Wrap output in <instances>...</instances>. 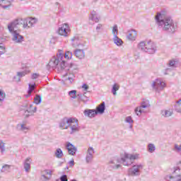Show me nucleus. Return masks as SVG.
<instances>
[{"label": "nucleus", "instance_id": "473e14b6", "mask_svg": "<svg viewBox=\"0 0 181 181\" xmlns=\"http://www.w3.org/2000/svg\"><path fill=\"white\" fill-rule=\"evenodd\" d=\"M63 151L62 150V148H57L55 151V156L56 158H57L58 159H62V158H63Z\"/></svg>", "mask_w": 181, "mask_h": 181}, {"label": "nucleus", "instance_id": "338daca9", "mask_svg": "<svg viewBox=\"0 0 181 181\" xmlns=\"http://www.w3.org/2000/svg\"><path fill=\"white\" fill-rule=\"evenodd\" d=\"M21 1H23V0H21Z\"/></svg>", "mask_w": 181, "mask_h": 181}, {"label": "nucleus", "instance_id": "79ce46f5", "mask_svg": "<svg viewBox=\"0 0 181 181\" xmlns=\"http://www.w3.org/2000/svg\"><path fill=\"white\" fill-rule=\"evenodd\" d=\"M19 127H20V130L21 131H28V129H29V128H28L27 127H26V125H25V124H18V127L19 128Z\"/></svg>", "mask_w": 181, "mask_h": 181}, {"label": "nucleus", "instance_id": "9b49d317", "mask_svg": "<svg viewBox=\"0 0 181 181\" xmlns=\"http://www.w3.org/2000/svg\"><path fill=\"white\" fill-rule=\"evenodd\" d=\"M69 32H70V27L69 26V24L64 23L63 24L59 29H58V33L61 36H69Z\"/></svg>", "mask_w": 181, "mask_h": 181}, {"label": "nucleus", "instance_id": "2f4dec72", "mask_svg": "<svg viewBox=\"0 0 181 181\" xmlns=\"http://www.w3.org/2000/svg\"><path fill=\"white\" fill-rule=\"evenodd\" d=\"M175 110L177 112L181 114V99L177 100L175 105Z\"/></svg>", "mask_w": 181, "mask_h": 181}, {"label": "nucleus", "instance_id": "a19ab883", "mask_svg": "<svg viewBox=\"0 0 181 181\" xmlns=\"http://www.w3.org/2000/svg\"><path fill=\"white\" fill-rule=\"evenodd\" d=\"M64 57H65V59H67L68 60L71 59V57H73V52H71L70 51L66 52Z\"/></svg>", "mask_w": 181, "mask_h": 181}, {"label": "nucleus", "instance_id": "13d9d810", "mask_svg": "<svg viewBox=\"0 0 181 181\" xmlns=\"http://www.w3.org/2000/svg\"><path fill=\"white\" fill-rule=\"evenodd\" d=\"M13 80H15V81H16L17 83H18V81H21V78L17 76H13Z\"/></svg>", "mask_w": 181, "mask_h": 181}, {"label": "nucleus", "instance_id": "6ab92c4d", "mask_svg": "<svg viewBox=\"0 0 181 181\" xmlns=\"http://www.w3.org/2000/svg\"><path fill=\"white\" fill-rule=\"evenodd\" d=\"M179 64V61L175 59H170L168 62L167 63V66L171 69L172 70H174V69H176L177 67V64Z\"/></svg>", "mask_w": 181, "mask_h": 181}, {"label": "nucleus", "instance_id": "603ef678", "mask_svg": "<svg viewBox=\"0 0 181 181\" xmlns=\"http://www.w3.org/2000/svg\"><path fill=\"white\" fill-rule=\"evenodd\" d=\"M175 149H176V151H178V152H180V151H181V144L180 145L175 144Z\"/></svg>", "mask_w": 181, "mask_h": 181}, {"label": "nucleus", "instance_id": "37998d69", "mask_svg": "<svg viewBox=\"0 0 181 181\" xmlns=\"http://www.w3.org/2000/svg\"><path fill=\"white\" fill-rule=\"evenodd\" d=\"M125 122H127V124H134V120L132 119V117L131 116H128L125 119Z\"/></svg>", "mask_w": 181, "mask_h": 181}, {"label": "nucleus", "instance_id": "cd10ccee", "mask_svg": "<svg viewBox=\"0 0 181 181\" xmlns=\"http://www.w3.org/2000/svg\"><path fill=\"white\" fill-rule=\"evenodd\" d=\"M113 42L116 46H122V44L124 42H122V40L119 37H118V35H115L113 37Z\"/></svg>", "mask_w": 181, "mask_h": 181}, {"label": "nucleus", "instance_id": "052dcab7", "mask_svg": "<svg viewBox=\"0 0 181 181\" xmlns=\"http://www.w3.org/2000/svg\"><path fill=\"white\" fill-rule=\"evenodd\" d=\"M129 128H132V124H130Z\"/></svg>", "mask_w": 181, "mask_h": 181}, {"label": "nucleus", "instance_id": "4be33fe9", "mask_svg": "<svg viewBox=\"0 0 181 181\" xmlns=\"http://www.w3.org/2000/svg\"><path fill=\"white\" fill-rule=\"evenodd\" d=\"M30 158H26L23 162V168L27 173L30 170Z\"/></svg>", "mask_w": 181, "mask_h": 181}, {"label": "nucleus", "instance_id": "bf43d9fd", "mask_svg": "<svg viewBox=\"0 0 181 181\" xmlns=\"http://www.w3.org/2000/svg\"><path fill=\"white\" fill-rule=\"evenodd\" d=\"M31 94H29V93H28V95H25V98H29V97H30Z\"/></svg>", "mask_w": 181, "mask_h": 181}, {"label": "nucleus", "instance_id": "e2e57ef3", "mask_svg": "<svg viewBox=\"0 0 181 181\" xmlns=\"http://www.w3.org/2000/svg\"><path fill=\"white\" fill-rule=\"evenodd\" d=\"M66 169H69V166H66Z\"/></svg>", "mask_w": 181, "mask_h": 181}, {"label": "nucleus", "instance_id": "a18cd8bd", "mask_svg": "<svg viewBox=\"0 0 181 181\" xmlns=\"http://www.w3.org/2000/svg\"><path fill=\"white\" fill-rule=\"evenodd\" d=\"M5 53V47L3 43H0V56Z\"/></svg>", "mask_w": 181, "mask_h": 181}, {"label": "nucleus", "instance_id": "09e8293b", "mask_svg": "<svg viewBox=\"0 0 181 181\" xmlns=\"http://www.w3.org/2000/svg\"><path fill=\"white\" fill-rule=\"evenodd\" d=\"M39 76H40L39 74L34 73L31 75V78L32 80H36V78H38Z\"/></svg>", "mask_w": 181, "mask_h": 181}, {"label": "nucleus", "instance_id": "0eeeda50", "mask_svg": "<svg viewBox=\"0 0 181 181\" xmlns=\"http://www.w3.org/2000/svg\"><path fill=\"white\" fill-rule=\"evenodd\" d=\"M21 23L23 28L26 29V28H33V26H35L37 23V19L35 18H21Z\"/></svg>", "mask_w": 181, "mask_h": 181}, {"label": "nucleus", "instance_id": "ea45409f", "mask_svg": "<svg viewBox=\"0 0 181 181\" xmlns=\"http://www.w3.org/2000/svg\"><path fill=\"white\" fill-rule=\"evenodd\" d=\"M0 151L2 154L5 153V143L2 140H0Z\"/></svg>", "mask_w": 181, "mask_h": 181}, {"label": "nucleus", "instance_id": "c756f323", "mask_svg": "<svg viewBox=\"0 0 181 181\" xmlns=\"http://www.w3.org/2000/svg\"><path fill=\"white\" fill-rule=\"evenodd\" d=\"M127 38L129 40H135V39H136V31L135 30H132L127 35Z\"/></svg>", "mask_w": 181, "mask_h": 181}, {"label": "nucleus", "instance_id": "de8ad7c7", "mask_svg": "<svg viewBox=\"0 0 181 181\" xmlns=\"http://www.w3.org/2000/svg\"><path fill=\"white\" fill-rule=\"evenodd\" d=\"M26 76V72L22 71V72H17V76L19 77L20 78L22 77H25Z\"/></svg>", "mask_w": 181, "mask_h": 181}, {"label": "nucleus", "instance_id": "f8f14e48", "mask_svg": "<svg viewBox=\"0 0 181 181\" xmlns=\"http://www.w3.org/2000/svg\"><path fill=\"white\" fill-rule=\"evenodd\" d=\"M69 127L71 129V134H74V132H78L80 128L78 127V122L71 117V122L69 124Z\"/></svg>", "mask_w": 181, "mask_h": 181}, {"label": "nucleus", "instance_id": "c03bdc74", "mask_svg": "<svg viewBox=\"0 0 181 181\" xmlns=\"http://www.w3.org/2000/svg\"><path fill=\"white\" fill-rule=\"evenodd\" d=\"M172 70H173V69H172V68H167V69H165V70H164V71H163V74L165 75V76H168V74H170V73H172Z\"/></svg>", "mask_w": 181, "mask_h": 181}, {"label": "nucleus", "instance_id": "4468645a", "mask_svg": "<svg viewBox=\"0 0 181 181\" xmlns=\"http://www.w3.org/2000/svg\"><path fill=\"white\" fill-rule=\"evenodd\" d=\"M156 52V46L152 41H148L147 45H146L145 53H148V54H153Z\"/></svg>", "mask_w": 181, "mask_h": 181}, {"label": "nucleus", "instance_id": "b1692460", "mask_svg": "<svg viewBox=\"0 0 181 181\" xmlns=\"http://www.w3.org/2000/svg\"><path fill=\"white\" fill-rule=\"evenodd\" d=\"M11 2H12V0H0V6H2L4 9H6V8L11 6Z\"/></svg>", "mask_w": 181, "mask_h": 181}, {"label": "nucleus", "instance_id": "e433bc0d", "mask_svg": "<svg viewBox=\"0 0 181 181\" xmlns=\"http://www.w3.org/2000/svg\"><path fill=\"white\" fill-rule=\"evenodd\" d=\"M42 103V97L40 95H36L35 98H34V103L37 105Z\"/></svg>", "mask_w": 181, "mask_h": 181}, {"label": "nucleus", "instance_id": "6e6552de", "mask_svg": "<svg viewBox=\"0 0 181 181\" xmlns=\"http://www.w3.org/2000/svg\"><path fill=\"white\" fill-rule=\"evenodd\" d=\"M151 107V104L149 103V100L144 99L141 103V105L136 107L134 110V112L138 117H141L142 115V108H149Z\"/></svg>", "mask_w": 181, "mask_h": 181}, {"label": "nucleus", "instance_id": "4c0bfd02", "mask_svg": "<svg viewBox=\"0 0 181 181\" xmlns=\"http://www.w3.org/2000/svg\"><path fill=\"white\" fill-rule=\"evenodd\" d=\"M35 86H36L35 83L29 84V85H28V93L29 94H32V93H33V90H35Z\"/></svg>", "mask_w": 181, "mask_h": 181}, {"label": "nucleus", "instance_id": "f3484780", "mask_svg": "<svg viewBox=\"0 0 181 181\" xmlns=\"http://www.w3.org/2000/svg\"><path fill=\"white\" fill-rule=\"evenodd\" d=\"M66 148L68 151L69 155H71L72 156H74L77 152V148L74 146L71 143L69 142L67 143Z\"/></svg>", "mask_w": 181, "mask_h": 181}, {"label": "nucleus", "instance_id": "423d86ee", "mask_svg": "<svg viewBox=\"0 0 181 181\" xmlns=\"http://www.w3.org/2000/svg\"><path fill=\"white\" fill-rule=\"evenodd\" d=\"M143 169L144 165L142 164L134 165L132 168H129V176H140L141 170Z\"/></svg>", "mask_w": 181, "mask_h": 181}, {"label": "nucleus", "instance_id": "6e6d98bb", "mask_svg": "<svg viewBox=\"0 0 181 181\" xmlns=\"http://www.w3.org/2000/svg\"><path fill=\"white\" fill-rule=\"evenodd\" d=\"M180 168L179 167H175L174 168V172L173 173H177V172H180Z\"/></svg>", "mask_w": 181, "mask_h": 181}, {"label": "nucleus", "instance_id": "9d476101", "mask_svg": "<svg viewBox=\"0 0 181 181\" xmlns=\"http://www.w3.org/2000/svg\"><path fill=\"white\" fill-rule=\"evenodd\" d=\"M95 153V151H94V148L90 146L88 147L86 155L85 158V160L86 163H91L93 162V159H94V154Z\"/></svg>", "mask_w": 181, "mask_h": 181}, {"label": "nucleus", "instance_id": "49530a36", "mask_svg": "<svg viewBox=\"0 0 181 181\" xmlns=\"http://www.w3.org/2000/svg\"><path fill=\"white\" fill-rule=\"evenodd\" d=\"M74 74H69L68 76V80L70 83H73L74 81Z\"/></svg>", "mask_w": 181, "mask_h": 181}, {"label": "nucleus", "instance_id": "bb28decb", "mask_svg": "<svg viewBox=\"0 0 181 181\" xmlns=\"http://www.w3.org/2000/svg\"><path fill=\"white\" fill-rule=\"evenodd\" d=\"M78 97L79 101H83V103H88L90 100V98L86 95V93H84L83 94H78Z\"/></svg>", "mask_w": 181, "mask_h": 181}, {"label": "nucleus", "instance_id": "1a4fd4ad", "mask_svg": "<svg viewBox=\"0 0 181 181\" xmlns=\"http://www.w3.org/2000/svg\"><path fill=\"white\" fill-rule=\"evenodd\" d=\"M11 34L12 36V40L14 43L21 44L22 42H25V37L23 35H21V30L18 31H13Z\"/></svg>", "mask_w": 181, "mask_h": 181}, {"label": "nucleus", "instance_id": "69168bd1", "mask_svg": "<svg viewBox=\"0 0 181 181\" xmlns=\"http://www.w3.org/2000/svg\"><path fill=\"white\" fill-rule=\"evenodd\" d=\"M170 179H172V176H170Z\"/></svg>", "mask_w": 181, "mask_h": 181}, {"label": "nucleus", "instance_id": "680f3d73", "mask_svg": "<svg viewBox=\"0 0 181 181\" xmlns=\"http://www.w3.org/2000/svg\"><path fill=\"white\" fill-rule=\"evenodd\" d=\"M177 177H180V175H177Z\"/></svg>", "mask_w": 181, "mask_h": 181}, {"label": "nucleus", "instance_id": "dca6fc26", "mask_svg": "<svg viewBox=\"0 0 181 181\" xmlns=\"http://www.w3.org/2000/svg\"><path fill=\"white\" fill-rule=\"evenodd\" d=\"M71 122V117H64L59 122V128L62 129H69V123Z\"/></svg>", "mask_w": 181, "mask_h": 181}, {"label": "nucleus", "instance_id": "72a5a7b5", "mask_svg": "<svg viewBox=\"0 0 181 181\" xmlns=\"http://www.w3.org/2000/svg\"><path fill=\"white\" fill-rule=\"evenodd\" d=\"M1 172L4 173H8V172H11V165L8 164L3 165Z\"/></svg>", "mask_w": 181, "mask_h": 181}, {"label": "nucleus", "instance_id": "3c124183", "mask_svg": "<svg viewBox=\"0 0 181 181\" xmlns=\"http://www.w3.org/2000/svg\"><path fill=\"white\" fill-rule=\"evenodd\" d=\"M59 180L60 181H68L67 175H63L62 176L60 177Z\"/></svg>", "mask_w": 181, "mask_h": 181}, {"label": "nucleus", "instance_id": "2eb2a0df", "mask_svg": "<svg viewBox=\"0 0 181 181\" xmlns=\"http://www.w3.org/2000/svg\"><path fill=\"white\" fill-rule=\"evenodd\" d=\"M36 111H37V107H35L33 108V105L30 104L28 105V108L24 112V116L25 117V118H29V117L33 116Z\"/></svg>", "mask_w": 181, "mask_h": 181}, {"label": "nucleus", "instance_id": "aec40b11", "mask_svg": "<svg viewBox=\"0 0 181 181\" xmlns=\"http://www.w3.org/2000/svg\"><path fill=\"white\" fill-rule=\"evenodd\" d=\"M84 115L89 117V118H94L95 115H98V113L95 110H86L84 111Z\"/></svg>", "mask_w": 181, "mask_h": 181}, {"label": "nucleus", "instance_id": "7ed1b4c3", "mask_svg": "<svg viewBox=\"0 0 181 181\" xmlns=\"http://www.w3.org/2000/svg\"><path fill=\"white\" fill-rule=\"evenodd\" d=\"M135 159H138V155L124 153V157L111 160L110 162V166L112 169H119V168H121L119 163H122L124 166H130V165H132L135 162Z\"/></svg>", "mask_w": 181, "mask_h": 181}, {"label": "nucleus", "instance_id": "f257e3e1", "mask_svg": "<svg viewBox=\"0 0 181 181\" xmlns=\"http://www.w3.org/2000/svg\"><path fill=\"white\" fill-rule=\"evenodd\" d=\"M156 23L160 29L167 33H175L177 30V23L173 21L172 17L168 16V12L162 10L156 16Z\"/></svg>", "mask_w": 181, "mask_h": 181}, {"label": "nucleus", "instance_id": "0e129e2a", "mask_svg": "<svg viewBox=\"0 0 181 181\" xmlns=\"http://www.w3.org/2000/svg\"><path fill=\"white\" fill-rule=\"evenodd\" d=\"M56 181H60V180L57 179Z\"/></svg>", "mask_w": 181, "mask_h": 181}, {"label": "nucleus", "instance_id": "8fccbe9b", "mask_svg": "<svg viewBox=\"0 0 181 181\" xmlns=\"http://www.w3.org/2000/svg\"><path fill=\"white\" fill-rule=\"evenodd\" d=\"M5 95H4V93H2V91L0 90V97H2V98H0V105H2V103H4V96Z\"/></svg>", "mask_w": 181, "mask_h": 181}, {"label": "nucleus", "instance_id": "5701e85b", "mask_svg": "<svg viewBox=\"0 0 181 181\" xmlns=\"http://www.w3.org/2000/svg\"><path fill=\"white\" fill-rule=\"evenodd\" d=\"M89 19L95 22V23H98V22L100 21V18H98V16H97V12L95 11H93L90 13Z\"/></svg>", "mask_w": 181, "mask_h": 181}, {"label": "nucleus", "instance_id": "20e7f679", "mask_svg": "<svg viewBox=\"0 0 181 181\" xmlns=\"http://www.w3.org/2000/svg\"><path fill=\"white\" fill-rule=\"evenodd\" d=\"M22 18H18L11 22L8 25V29L10 33H13V32H18L20 26H22Z\"/></svg>", "mask_w": 181, "mask_h": 181}, {"label": "nucleus", "instance_id": "7c9ffc66", "mask_svg": "<svg viewBox=\"0 0 181 181\" xmlns=\"http://www.w3.org/2000/svg\"><path fill=\"white\" fill-rule=\"evenodd\" d=\"M147 151L149 153H153L156 151V146H155V144L150 143L147 146Z\"/></svg>", "mask_w": 181, "mask_h": 181}, {"label": "nucleus", "instance_id": "5fc2aeb1", "mask_svg": "<svg viewBox=\"0 0 181 181\" xmlns=\"http://www.w3.org/2000/svg\"><path fill=\"white\" fill-rule=\"evenodd\" d=\"M82 88H83L85 91H87L88 90V86L86 83H83Z\"/></svg>", "mask_w": 181, "mask_h": 181}, {"label": "nucleus", "instance_id": "c9c22d12", "mask_svg": "<svg viewBox=\"0 0 181 181\" xmlns=\"http://www.w3.org/2000/svg\"><path fill=\"white\" fill-rule=\"evenodd\" d=\"M118 90H119V86L117 83H115L112 86V93L113 95H117V91H118Z\"/></svg>", "mask_w": 181, "mask_h": 181}, {"label": "nucleus", "instance_id": "39448f33", "mask_svg": "<svg viewBox=\"0 0 181 181\" xmlns=\"http://www.w3.org/2000/svg\"><path fill=\"white\" fill-rule=\"evenodd\" d=\"M151 87L153 88V90H155L156 93H160V91H162L165 87L166 83L160 78H156L151 84Z\"/></svg>", "mask_w": 181, "mask_h": 181}, {"label": "nucleus", "instance_id": "f704fd0d", "mask_svg": "<svg viewBox=\"0 0 181 181\" xmlns=\"http://www.w3.org/2000/svg\"><path fill=\"white\" fill-rule=\"evenodd\" d=\"M69 97H71V98H73V100H75V98H77V90H70L68 93Z\"/></svg>", "mask_w": 181, "mask_h": 181}, {"label": "nucleus", "instance_id": "ddd939ff", "mask_svg": "<svg viewBox=\"0 0 181 181\" xmlns=\"http://www.w3.org/2000/svg\"><path fill=\"white\" fill-rule=\"evenodd\" d=\"M71 45L74 47H78L79 49H83L86 45L81 42V40H80V37L77 35L74 36L71 39Z\"/></svg>", "mask_w": 181, "mask_h": 181}, {"label": "nucleus", "instance_id": "393cba45", "mask_svg": "<svg viewBox=\"0 0 181 181\" xmlns=\"http://www.w3.org/2000/svg\"><path fill=\"white\" fill-rule=\"evenodd\" d=\"M46 175H49V176H52V171L50 170H44L42 171V177H41L42 181L49 180V177H47Z\"/></svg>", "mask_w": 181, "mask_h": 181}, {"label": "nucleus", "instance_id": "f03ea898", "mask_svg": "<svg viewBox=\"0 0 181 181\" xmlns=\"http://www.w3.org/2000/svg\"><path fill=\"white\" fill-rule=\"evenodd\" d=\"M64 57V54L63 51H59L57 53V56L53 57L48 63V66L50 69H57L59 73H61L63 77H66L69 76V73L70 71V66L67 64V63L63 60Z\"/></svg>", "mask_w": 181, "mask_h": 181}, {"label": "nucleus", "instance_id": "412c9836", "mask_svg": "<svg viewBox=\"0 0 181 181\" xmlns=\"http://www.w3.org/2000/svg\"><path fill=\"white\" fill-rule=\"evenodd\" d=\"M97 112V114H104L105 112V102H103L100 103L97 107L96 110H95Z\"/></svg>", "mask_w": 181, "mask_h": 181}, {"label": "nucleus", "instance_id": "864d4df0", "mask_svg": "<svg viewBox=\"0 0 181 181\" xmlns=\"http://www.w3.org/2000/svg\"><path fill=\"white\" fill-rule=\"evenodd\" d=\"M69 165L70 168H73V166H74V160L72 159L71 160H70L69 162Z\"/></svg>", "mask_w": 181, "mask_h": 181}, {"label": "nucleus", "instance_id": "58836bf2", "mask_svg": "<svg viewBox=\"0 0 181 181\" xmlns=\"http://www.w3.org/2000/svg\"><path fill=\"white\" fill-rule=\"evenodd\" d=\"M112 33V35H113L114 37L118 35V25H115L113 26Z\"/></svg>", "mask_w": 181, "mask_h": 181}, {"label": "nucleus", "instance_id": "4d7b16f0", "mask_svg": "<svg viewBox=\"0 0 181 181\" xmlns=\"http://www.w3.org/2000/svg\"><path fill=\"white\" fill-rule=\"evenodd\" d=\"M102 28H103V25L98 24L96 27V30L98 32V30H100Z\"/></svg>", "mask_w": 181, "mask_h": 181}, {"label": "nucleus", "instance_id": "a211bd4d", "mask_svg": "<svg viewBox=\"0 0 181 181\" xmlns=\"http://www.w3.org/2000/svg\"><path fill=\"white\" fill-rule=\"evenodd\" d=\"M74 54L76 56V57H77V59H79L80 60H82V59L86 57V52H84V49H75Z\"/></svg>", "mask_w": 181, "mask_h": 181}, {"label": "nucleus", "instance_id": "c85d7f7f", "mask_svg": "<svg viewBox=\"0 0 181 181\" xmlns=\"http://www.w3.org/2000/svg\"><path fill=\"white\" fill-rule=\"evenodd\" d=\"M161 115L165 118H169V117H172V115H173V112L171 110H165L161 111Z\"/></svg>", "mask_w": 181, "mask_h": 181}, {"label": "nucleus", "instance_id": "a878e982", "mask_svg": "<svg viewBox=\"0 0 181 181\" xmlns=\"http://www.w3.org/2000/svg\"><path fill=\"white\" fill-rule=\"evenodd\" d=\"M148 45V42L141 41L139 43L138 49L141 52H146V46Z\"/></svg>", "mask_w": 181, "mask_h": 181}]
</instances>
